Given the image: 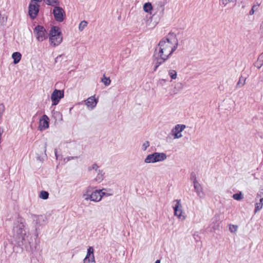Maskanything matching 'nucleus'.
Wrapping results in <instances>:
<instances>
[{
	"label": "nucleus",
	"mask_w": 263,
	"mask_h": 263,
	"mask_svg": "<svg viewBox=\"0 0 263 263\" xmlns=\"http://www.w3.org/2000/svg\"><path fill=\"white\" fill-rule=\"evenodd\" d=\"M44 2L47 5L52 6H58V5H59V2L58 0H44Z\"/></svg>",
	"instance_id": "22"
},
{
	"label": "nucleus",
	"mask_w": 263,
	"mask_h": 263,
	"mask_svg": "<svg viewBox=\"0 0 263 263\" xmlns=\"http://www.w3.org/2000/svg\"><path fill=\"white\" fill-rule=\"evenodd\" d=\"M259 197H263V187L260 189L258 193H257L256 199L259 198Z\"/></svg>",
	"instance_id": "37"
},
{
	"label": "nucleus",
	"mask_w": 263,
	"mask_h": 263,
	"mask_svg": "<svg viewBox=\"0 0 263 263\" xmlns=\"http://www.w3.org/2000/svg\"><path fill=\"white\" fill-rule=\"evenodd\" d=\"M53 14L55 21L62 22L64 19L65 13L63 9L59 6H55L53 9Z\"/></svg>",
	"instance_id": "5"
},
{
	"label": "nucleus",
	"mask_w": 263,
	"mask_h": 263,
	"mask_svg": "<svg viewBox=\"0 0 263 263\" xmlns=\"http://www.w3.org/2000/svg\"><path fill=\"white\" fill-rule=\"evenodd\" d=\"M46 146H47V144H46V143H45V146H44L45 152H46Z\"/></svg>",
	"instance_id": "45"
},
{
	"label": "nucleus",
	"mask_w": 263,
	"mask_h": 263,
	"mask_svg": "<svg viewBox=\"0 0 263 263\" xmlns=\"http://www.w3.org/2000/svg\"><path fill=\"white\" fill-rule=\"evenodd\" d=\"M42 0H31V2H36L38 3V2H41Z\"/></svg>",
	"instance_id": "42"
},
{
	"label": "nucleus",
	"mask_w": 263,
	"mask_h": 263,
	"mask_svg": "<svg viewBox=\"0 0 263 263\" xmlns=\"http://www.w3.org/2000/svg\"><path fill=\"white\" fill-rule=\"evenodd\" d=\"M77 158H78L77 156H74V157H70L69 156V157H67V158H65L64 161H66V162H67L71 160L77 159Z\"/></svg>",
	"instance_id": "38"
},
{
	"label": "nucleus",
	"mask_w": 263,
	"mask_h": 263,
	"mask_svg": "<svg viewBox=\"0 0 263 263\" xmlns=\"http://www.w3.org/2000/svg\"><path fill=\"white\" fill-rule=\"evenodd\" d=\"M178 46V40L176 34L174 32H170L159 42L158 47L155 49L154 58L156 63L154 71L165 62L177 49Z\"/></svg>",
	"instance_id": "1"
},
{
	"label": "nucleus",
	"mask_w": 263,
	"mask_h": 263,
	"mask_svg": "<svg viewBox=\"0 0 263 263\" xmlns=\"http://www.w3.org/2000/svg\"><path fill=\"white\" fill-rule=\"evenodd\" d=\"M101 81L104 83L105 86H108L111 82V81L109 78H106L105 75H104L103 78L102 79Z\"/></svg>",
	"instance_id": "28"
},
{
	"label": "nucleus",
	"mask_w": 263,
	"mask_h": 263,
	"mask_svg": "<svg viewBox=\"0 0 263 263\" xmlns=\"http://www.w3.org/2000/svg\"><path fill=\"white\" fill-rule=\"evenodd\" d=\"M259 33L260 34V35L262 36H263V20L260 25V29H259Z\"/></svg>",
	"instance_id": "39"
},
{
	"label": "nucleus",
	"mask_w": 263,
	"mask_h": 263,
	"mask_svg": "<svg viewBox=\"0 0 263 263\" xmlns=\"http://www.w3.org/2000/svg\"><path fill=\"white\" fill-rule=\"evenodd\" d=\"M87 22L85 21H83L81 22L79 24V29L80 31H82L84 28L87 26Z\"/></svg>",
	"instance_id": "30"
},
{
	"label": "nucleus",
	"mask_w": 263,
	"mask_h": 263,
	"mask_svg": "<svg viewBox=\"0 0 263 263\" xmlns=\"http://www.w3.org/2000/svg\"><path fill=\"white\" fill-rule=\"evenodd\" d=\"M61 57V55H59V56H58V57H57L56 58V59H55V62H57V60H58L59 59V58H60Z\"/></svg>",
	"instance_id": "44"
},
{
	"label": "nucleus",
	"mask_w": 263,
	"mask_h": 263,
	"mask_svg": "<svg viewBox=\"0 0 263 263\" xmlns=\"http://www.w3.org/2000/svg\"><path fill=\"white\" fill-rule=\"evenodd\" d=\"M54 153H55V157H56L57 159H58V155H57V149H54Z\"/></svg>",
	"instance_id": "43"
},
{
	"label": "nucleus",
	"mask_w": 263,
	"mask_h": 263,
	"mask_svg": "<svg viewBox=\"0 0 263 263\" xmlns=\"http://www.w3.org/2000/svg\"><path fill=\"white\" fill-rule=\"evenodd\" d=\"M49 119L46 115H43L40 119L39 128L40 130H45L49 127Z\"/></svg>",
	"instance_id": "10"
},
{
	"label": "nucleus",
	"mask_w": 263,
	"mask_h": 263,
	"mask_svg": "<svg viewBox=\"0 0 263 263\" xmlns=\"http://www.w3.org/2000/svg\"><path fill=\"white\" fill-rule=\"evenodd\" d=\"M98 168L99 166H98V165L96 163H94L92 165V166H89L88 167V170L89 171H90L91 170H95L96 172H98V170H99Z\"/></svg>",
	"instance_id": "31"
},
{
	"label": "nucleus",
	"mask_w": 263,
	"mask_h": 263,
	"mask_svg": "<svg viewBox=\"0 0 263 263\" xmlns=\"http://www.w3.org/2000/svg\"><path fill=\"white\" fill-rule=\"evenodd\" d=\"M102 190H95L91 192L90 198L91 201L98 202L101 200L102 198V195L101 194Z\"/></svg>",
	"instance_id": "13"
},
{
	"label": "nucleus",
	"mask_w": 263,
	"mask_h": 263,
	"mask_svg": "<svg viewBox=\"0 0 263 263\" xmlns=\"http://www.w3.org/2000/svg\"><path fill=\"white\" fill-rule=\"evenodd\" d=\"M149 146V142L148 141H145L142 145V149L143 151L146 150V149Z\"/></svg>",
	"instance_id": "34"
},
{
	"label": "nucleus",
	"mask_w": 263,
	"mask_h": 263,
	"mask_svg": "<svg viewBox=\"0 0 263 263\" xmlns=\"http://www.w3.org/2000/svg\"><path fill=\"white\" fill-rule=\"evenodd\" d=\"M97 173H98V174L97 177L95 178V180L96 181L100 182L104 179V174L103 173V171L98 170V172Z\"/></svg>",
	"instance_id": "21"
},
{
	"label": "nucleus",
	"mask_w": 263,
	"mask_h": 263,
	"mask_svg": "<svg viewBox=\"0 0 263 263\" xmlns=\"http://www.w3.org/2000/svg\"><path fill=\"white\" fill-rule=\"evenodd\" d=\"M12 244L13 252L20 253L24 250L32 253L36 247L33 243V239L29 233H27L25 226L21 221L14 222L13 229Z\"/></svg>",
	"instance_id": "2"
},
{
	"label": "nucleus",
	"mask_w": 263,
	"mask_h": 263,
	"mask_svg": "<svg viewBox=\"0 0 263 263\" xmlns=\"http://www.w3.org/2000/svg\"><path fill=\"white\" fill-rule=\"evenodd\" d=\"M222 2V4L226 6L229 3H235L236 2V0H220Z\"/></svg>",
	"instance_id": "35"
},
{
	"label": "nucleus",
	"mask_w": 263,
	"mask_h": 263,
	"mask_svg": "<svg viewBox=\"0 0 263 263\" xmlns=\"http://www.w3.org/2000/svg\"><path fill=\"white\" fill-rule=\"evenodd\" d=\"M184 124H177L171 130V133L175 139H179L182 137L181 132L185 129Z\"/></svg>",
	"instance_id": "7"
},
{
	"label": "nucleus",
	"mask_w": 263,
	"mask_h": 263,
	"mask_svg": "<svg viewBox=\"0 0 263 263\" xmlns=\"http://www.w3.org/2000/svg\"><path fill=\"white\" fill-rule=\"evenodd\" d=\"M49 41L50 42V44L53 45V46H56L59 45L62 41V35L59 36H53L50 35L49 36Z\"/></svg>",
	"instance_id": "12"
},
{
	"label": "nucleus",
	"mask_w": 263,
	"mask_h": 263,
	"mask_svg": "<svg viewBox=\"0 0 263 263\" xmlns=\"http://www.w3.org/2000/svg\"><path fill=\"white\" fill-rule=\"evenodd\" d=\"M238 226L234 224H230L229 230L232 233H235L237 230Z\"/></svg>",
	"instance_id": "33"
},
{
	"label": "nucleus",
	"mask_w": 263,
	"mask_h": 263,
	"mask_svg": "<svg viewBox=\"0 0 263 263\" xmlns=\"http://www.w3.org/2000/svg\"><path fill=\"white\" fill-rule=\"evenodd\" d=\"M91 190L92 189L90 187H89L87 189L86 193L84 194L83 197L85 199V200L88 201V200H91V198H90L91 194Z\"/></svg>",
	"instance_id": "20"
},
{
	"label": "nucleus",
	"mask_w": 263,
	"mask_h": 263,
	"mask_svg": "<svg viewBox=\"0 0 263 263\" xmlns=\"http://www.w3.org/2000/svg\"><path fill=\"white\" fill-rule=\"evenodd\" d=\"M247 78L241 76L239 78V81L237 83V87H241L246 84Z\"/></svg>",
	"instance_id": "24"
},
{
	"label": "nucleus",
	"mask_w": 263,
	"mask_h": 263,
	"mask_svg": "<svg viewBox=\"0 0 263 263\" xmlns=\"http://www.w3.org/2000/svg\"><path fill=\"white\" fill-rule=\"evenodd\" d=\"M168 75L172 79L175 80L177 78V72L175 70H170L168 71Z\"/></svg>",
	"instance_id": "26"
},
{
	"label": "nucleus",
	"mask_w": 263,
	"mask_h": 263,
	"mask_svg": "<svg viewBox=\"0 0 263 263\" xmlns=\"http://www.w3.org/2000/svg\"><path fill=\"white\" fill-rule=\"evenodd\" d=\"M34 33L35 34L36 39L39 42H42L48 37V34L44 27L37 25L34 29Z\"/></svg>",
	"instance_id": "3"
},
{
	"label": "nucleus",
	"mask_w": 263,
	"mask_h": 263,
	"mask_svg": "<svg viewBox=\"0 0 263 263\" xmlns=\"http://www.w3.org/2000/svg\"><path fill=\"white\" fill-rule=\"evenodd\" d=\"M144 162L146 163H156V160L155 159L154 153L148 155L144 159Z\"/></svg>",
	"instance_id": "17"
},
{
	"label": "nucleus",
	"mask_w": 263,
	"mask_h": 263,
	"mask_svg": "<svg viewBox=\"0 0 263 263\" xmlns=\"http://www.w3.org/2000/svg\"><path fill=\"white\" fill-rule=\"evenodd\" d=\"M22 55L20 52H14L12 55V58L13 59V63L14 64L18 63L21 59Z\"/></svg>",
	"instance_id": "19"
},
{
	"label": "nucleus",
	"mask_w": 263,
	"mask_h": 263,
	"mask_svg": "<svg viewBox=\"0 0 263 263\" xmlns=\"http://www.w3.org/2000/svg\"><path fill=\"white\" fill-rule=\"evenodd\" d=\"M174 202H176V204L174 206V215L176 216L178 218L182 220L185 219V216L182 215V205L180 202V200H175Z\"/></svg>",
	"instance_id": "8"
},
{
	"label": "nucleus",
	"mask_w": 263,
	"mask_h": 263,
	"mask_svg": "<svg viewBox=\"0 0 263 263\" xmlns=\"http://www.w3.org/2000/svg\"><path fill=\"white\" fill-rule=\"evenodd\" d=\"M263 65V52L261 53L257 61L255 63L254 65L257 68L259 69Z\"/></svg>",
	"instance_id": "18"
},
{
	"label": "nucleus",
	"mask_w": 263,
	"mask_h": 263,
	"mask_svg": "<svg viewBox=\"0 0 263 263\" xmlns=\"http://www.w3.org/2000/svg\"><path fill=\"white\" fill-rule=\"evenodd\" d=\"M193 183L195 190L197 195L200 198H203L204 196V194L203 192L201 185L197 181L196 178H195V179H194Z\"/></svg>",
	"instance_id": "11"
},
{
	"label": "nucleus",
	"mask_w": 263,
	"mask_h": 263,
	"mask_svg": "<svg viewBox=\"0 0 263 263\" xmlns=\"http://www.w3.org/2000/svg\"><path fill=\"white\" fill-rule=\"evenodd\" d=\"M40 197L43 199H47L49 197V193L45 191H42L40 194Z\"/></svg>",
	"instance_id": "27"
},
{
	"label": "nucleus",
	"mask_w": 263,
	"mask_h": 263,
	"mask_svg": "<svg viewBox=\"0 0 263 263\" xmlns=\"http://www.w3.org/2000/svg\"><path fill=\"white\" fill-rule=\"evenodd\" d=\"M97 101L94 97H90L85 101V104L88 107L93 109L97 105Z\"/></svg>",
	"instance_id": "14"
},
{
	"label": "nucleus",
	"mask_w": 263,
	"mask_h": 263,
	"mask_svg": "<svg viewBox=\"0 0 263 263\" xmlns=\"http://www.w3.org/2000/svg\"><path fill=\"white\" fill-rule=\"evenodd\" d=\"M154 156L156 162L163 161L167 158L166 155L164 153L155 152Z\"/></svg>",
	"instance_id": "15"
},
{
	"label": "nucleus",
	"mask_w": 263,
	"mask_h": 263,
	"mask_svg": "<svg viewBox=\"0 0 263 263\" xmlns=\"http://www.w3.org/2000/svg\"><path fill=\"white\" fill-rule=\"evenodd\" d=\"M59 35H62L60 28L57 26H54L52 27L49 32V36L53 35V36H59Z\"/></svg>",
	"instance_id": "16"
},
{
	"label": "nucleus",
	"mask_w": 263,
	"mask_h": 263,
	"mask_svg": "<svg viewBox=\"0 0 263 263\" xmlns=\"http://www.w3.org/2000/svg\"><path fill=\"white\" fill-rule=\"evenodd\" d=\"M192 178H196V176H195V175H193V174H192Z\"/></svg>",
	"instance_id": "47"
},
{
	"label": "nucleus",
	"mask_w": 263,
	"mask_h": 263,
	"mask_svg": "<svg viewBox=\"0 0 263 263\" xmlns=\"http://www.w3.org/2000/svg\"><path fill=\"white\" fill-rule=\"evenodd\" d=\"M152 9L153 7L151 3L147 2L144 4L143 10L146 12H149Z\"/></svg>",
	"instance_id": "23"
},
{
	"label": "nucleus",
	"mask_w": 263,
	"mask_h": 263,
	"mask_svg": "<svg viewBox=\"0 0 263 263\" xmlns=\"http://www.w3.org/2000/svg\"><path fill=\"white\" fill-rule=\"evenodd\" d=\"M183 88V85L182 83H178L176 84L174 89H176L177 91H181Z\"/></svg>",
	"instance_id": "32"
},
{
	"label": "nucleus",
	"mask_w": 263,
	"mask_h": 263,
	"mask_svg": "<svg viewBox=\"0 0 263 263\" xmlns=\"http://www.w3.org/2000/svg\"><path fill=\"white\" fill-rule=\"evenodd\" d=\"M155 263H160V260H157Z\"/></svg>",
	"instance_id": "46"
},
{
	"label": "nucleus",
	"mask_w": 263,
	"mask_h": 263,
	"mask_svg": "<svg viewBox=\"0 0 263 263\" xmlns=\"http://www.w3.org/2000/svg\"><path fill=\"white\" fill-rule=\"evenodd\" d=\"M258 9V6L254 5L252 6L251 10L249 12L250 15H253L254 13V12L256 11Z\"/></svg>",
	"instance_id": "36"
},
{
	"label": "nucleus",
	"mask_w": 263,
	"mask_h": 263,
	"mask_svg": "<svg viewBox=\"0 0 263 263\" xmlns=\"http://www.w3.org/2000/svg\"><path fill=\"white\" fill-rule=\"evenodd\" d=\"M262 208V204H261V203L257 202L256 203L255 205V209H254V213H256L258 211L260 210Z\"/></svg>",
	"instance_id": "29"
},
{
	"label": "nucleus",
	"mask_w": 263,
	"mask_h": 263,
	"mask_svg": "<svg viewBox=\"0 0 263 263\" xmlns=\"http://www.w3.org/2000/svg\"><path fill=\"white\" fill-rule=\"evenodd\" d=\"M83 263H96L94 256V249L92 247H89L87 254L83 259Z\"/></svg>",
	"instance_id": "9"
},
{
	"label": "nucleus",
	"mask_w": 263,
	"mask_h": 263,
	"mask_svg": "<svg viewBox=\"0 0 263 263\" xmlns=\"http://www.w3.org/2000/svg\"><path fill=\"white\" fill-rule=\"evenodd\" d=\"M258 198H259V202L263 205V197H259Z\"/></svg>",
	"instance_id": "41"
},
{
	"label": "nucleus",
	"mask_w": 263,
	"mask_h": 263,
	"mask_svg": "<svg viewBox=\"0 0 263 263\" xmlns=\"http://www.w3.org/2000/svg\"><path fill=\"white\" fill-rule=\"evenodd\" d=\"M29 15L31 18L34 20L37 15L39 9L40 5L36 2H32L30 3L29 5Z\"/></svg>",
	"instance_id": "6"
},
{
	"label": "nucleus",
	"mask_w": 263,
	"mask_h": 263,
	"mask_svg": "<svg viewBox=\"0 0 263 263\" xmlns=\"http://www.w3.org/2000/svg\"><path fill=\"white\" fill-rule=\"evenodd\" d=\"M102 190V192H101V194L102 195V197L104 196V195H106V196H108V195H110V194H106L105 192H103V190H104V189H102L101 190Z\"/></svg>",
	"instance_id": "40"
},
{
	"label": "nucleus",
	"mask_w": 263,
	"mask_h": 263,
	"mask_svg": "<svg viewBox=\"0 0 263 263\" xmlns=\"http://www.w3.org/2000/svg\"><path fill=\"white\" fill-rule=\"evenodd\" d=\"M233 198L234 199L240 201L243 198V196L241 192L238 193H236L233 195Z\"/></svg>",
	"instance_id": "25"
},
{
	"label": "nucleus",
	"mask_w": 263,
	"mask_h": 263,
	"mask_svg": "<svg viewBox=\"0 0 263 263\" xmlns=\"http://www.w3.org/2000/svg\"><path fill=\"white\" fill-rule=\"evenodd\" d=\"M64 97V91L63 90H58L55 89L52 92L51 96V100L52 105H57L60 99Z\"/></svg>",
	"instance_id": "4"
}]
</instances>
